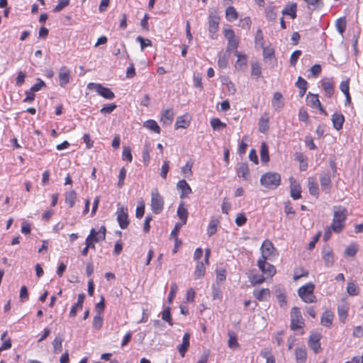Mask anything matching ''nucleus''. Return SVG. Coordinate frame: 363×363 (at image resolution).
Segmentation results:
<instances>
[{"instance_id":"obj_1","label":"nucleus","mask_w":363,"mask_h":363,"mask_svg":"<svg viewBox=\"0 0 363 363\" xmlns=\"http://www.w3.org/2000/svg\"><path fill=\"white\" fill-rule=\"evenodd\" d=\"M347 215V209L341 206L334 211L331 228L335 233H340L342 230Z\"/></svg>"},{"instance_id":"obj_2","label":"nucleus","mask_w":363,"mask_h":363,"mask_svg":"<svg viewBox=\"0 0 363 363\" xmlns=\"http://www.w3.org/2000/svg\"><path fill=\"white\" fill-rule=\"evenodd\" d=\"M281 183V175L277 172H268L262 175L260 184L269 189H277Z\"/></svg>"},{"instance_id":"obj_3","label":"nucleus","mask_w":363,"mask_h":363,"mask_svg":"<svg viewBox=\"0 0 363 363\" xmlns=\"http://www.w3.org/2000/svg\"><path fill=\"white\" fill-rule=\"evenodd\" d=\"M262 256L258 261L272 260L277 255V249L272 242L268 240H264L260 248Z\"/></svg>"},{"instance_id":"obj_4","label":"nucleus","mask_w":363,"mask_h":363,"mask_svg":"<svg viewBox=\"0 0 363 363\" xmlns=\"http://www.w3.org/2000/svg\"><path fill=\"white\" fill-rule=\"evenodd\" d=\"M164 201L163 197L159 194L157 189L151 193V210L155 214H160L164 208Z\"/></svg>"},{"instance_id":"obj_5","label":"nucleus","mask_w":363,"mask_h":363,"mask_svg":"<svg viewBox=\"0 0 363 363\" xmlns=\"http://www.w3.org/2000/svg\"><path fill=\"white\" fill-rule=\"evenodd\" d=\"M117 221L121 229H125L129 223L130 220L128 218V210L127 207H124L120 203L117 204Z\"/></svg>"},{"instance_id":"obj_6","label":"nucleus","mask_w":363,"mask_h":363,"mask_svg":"<svg viewBox=\"0 0 363 363\" xmlns=\"http://www.w3.org/2000/svg\"><path fill=\"white\" fill-rule=\"evenodd\" d=\"M303 325L300 309L298 307H294L291 313V329L292 330H297L302 328Z\"/></svg>"},{"instance_id":"obj_7","label":"nucleus","mask_w":363,"mask_h":363,"mask_svg":"<svg viewBox=\"0 0 363 363\" xmlns=\"http://www.w3.org/2000/svg\"><path fill=\"white\" fill-rule=\"evenodd\" d=\"M88 88L90 89H94L98 94L106 99H113L115 97V94L109 88L105 87L100 84L89 83Z\"/></svg>"},{"instance_id":"obj_8","label":"nucleus","mask_w":363,"mask_h":363,"mask_svg":"<svg viewBox=\"0 0 363 363\" xmlns=\"http://www.w3.org/2000/svg\"><path fill=\"white\" fill-rule=\"evenodd\" d=\"M220 22L219 16L213 14H210L208 17V31L209 36L211 39L216 38V33L218 30V25Z\"/></svg>"},{"instance_id":"obj_9","label":"nucleus","mask_w":363,"mask_h":363,"mask_svg":"<svg viewBox=\"0 0 363 363\" xmlns=\"http://www.w3.org/2000/svg\"><path fill=\"white\" fill-rule=\"evenodd\" d=\"M235 55L238 60L235 63V69L238 72H243L247 67V57L245 54H241L238 50L235 51Z\"/></svg>"},{"instance_id":"obj_10","label":"nucleus","mask_w":363,"mask_h":363,"mask_svg":"<svg viewBox=\"0 0 363 363\" xmlns=\"http://www.w3.org/2000/svg\"><path fill=\"white\" fill-rule=\"evenodd\" d=\"M320 339L321 335L319 333L311 334L309 337L308 346L315 353H318L321 349Z\"/></svg>"},{"instance_id":"obj_11","label":"nucleus","mask_w":363,"mask_h":363,"mask_svg":"<svg viewBox=\"0 0 363 363\" xmlns=\"http://www.w3.org/2000/svg\"><path fill=\"white\" fill-rule=\"evenodd\" d=\"M257 266L263 274L267 277H272L276 273V269L274 265L268 263L267 261H257Z\"/></svg>"},{"instance_id":"obj_12","label":"nucleus","mask_w":363,"mask_h":363,"mask_svg":"<svg viewBox=\"0 0 363 363\" xmlns=\"http://www.w3.org/2000/svg\"><path fill=\"white\" fill-rule=\"evenodd\" d=\"M70 77L69 69L65 66L61 67L59 71L60 85L65 87L69 82Z\"/></svg>"},{"instance_id":"obj_13","label":"nucleus","mask_w":363,"mask_h":363,"mask_svg":"<svg viewBox=\"0 0 363 363\" xmlns=\"http://www.w3.org/2000/svg\"><path fill=\"white\" fill-rule=\"evenodd\" d=\"M321 189L325 194H329L331 190V178L328 173L323 174L320 177Z\"/></svg>"},{"instance_id":"obj_14","label":"nucleus","mask_w":363,"mask_h":363,"mask_svg":"<svg viewBox=\"0 0 363 363\" xmlns=\"http://www.w3.org/2000/svg\"><path fill=\"white\" fill-rule=\"evenodd\" d=\"M332 122L335 130H340L342 128L345 117L341 113L335 112L332 115Z\"/></svg>"},{"instance_id":"obj_15","label":"nucleus","mask_w":363,"mask_h":363,"mask_svg":"<svg viewBox=\"0 0 363 363\" xmlns=\"http://www.w3.org/2000/svg\"><path fill=\"white\" fill-rule=\"evenodd\" d=\"M272 105L276 111H280L284 106L283 96L280 92H275L272 101Z\"/></svg>"},{"instance_id":"obj_16","label":"nucleus","mask_w":363,"mask_h":363,"mask_svg":"<svg viewBox=\"0 0 363 363\" xmlns=\"http://www.w3.org/2000/svg\"><path fill=\"white\" fill-rule=\"evenodd\" d=\"M177 189L182 191L180 198L183 199L191 193V189L184 179L179 180L177 184Z\"/></svg>"},{"instance_id":"obj_17","label":"nucleus","mask_w":363,"mask_h":363,"mask_svg":"<svg viewBox=\"0 0 363 363\" xmlns=\"http://www.w3.org/2000/svg\"><path fill=\"white\" fill-rule=\"evenodd\" d=\"M189 340H190V335L189 333H186L184 335L182 338V343L178 346V350L180 353L181 356L184 357L185 356V354L186 351L188 350V348L189 347Z\"/></svg>"},{"instance_id":"obj_18","label":"nucleus","mask_w":363,"mask_h":363,"mask_svg":"<svg viewBox=\"0 0 363 363\" xmlns=\"http://www.w3.org/2000/svg\"><path fill=\"white\" fill-rule=\"evenodd\" d=\"M301 188L299 184L295 181L291 182L290 194L294 200H297L301 197Z\"/></svg>"},{"instance_id":"obj_19","label":"nucleus","mask_w":363,"mask_h":363,"mask_svg":"<svg viewBox=\"0 0 363 363\" xmlns=\"http://www.w3.org/2000/svg\"><path fill=\"white\" fill-rule=\"evenodd\" d=\"M308 191L311 195L315 196L316 198L319 196L318 186L315 178L309 177L308 179Z\"/></svg>"},{"instance_id":"obj_20","label":"nucleus","mask_w":363,"mask_h":363,"mask_svg":"<svg viewBox=\"0 0 363 363\" xmlns=\"http://www.w3.org/2000/svg\"><path fill=\"white\" fill-rule=\"evenodd\" d=\"M237 174L240 178L247 180L249 177L250 170L247 163H241L237 169Z\"/></svg>"},{"instance_id":"obj_21","label":"nucleus","mask_w":363,"mask_h":363,"mask_svg":"<svg viewBox=\"0 0 363 363\" xmlns=\"http://www.w3.org/2000/svg\"><path fill=\"white\" fill-rule=\"evenodd\" d=\"M296 360L298 363H303L306 361L307 353L304 346L298 347L295 350Z\"/></svg>"},{"instance_id":"obj_22","label":"nucleus","mask_w":363,"mask_h":363,"mask_svg":"<svg viewBox=\"0 0 363 363\" xmlns=\"http://www.w3.org/2000/svg\"><path fill=\"white\" fill-rule=\"evenodd\" d=\"M322 86L325 91V96L330 98L334 94L333 84L329 79H324L322 81Z\"/></svg>"},{"instance_id":"obj_23","label":"nucleus","mask_w":363,"mask_h":363,"mask_svg":"<svg viewBox=\"0 0 363 363\" xmlns=\"http://www.w3.org/2000/svg\"><path fill=\"white\" fill-rule=\"evenodd\" d=\"M315 289V285L309 282L298 289V295H314L313 291Z\"/></svg>"},{"instance_id":"obj_24","label":"nucleus","mask_w":363,"mask_h":363,"mask_svg":"<svg viewBox=\"0 0 363 363\" xmlns=\"http://www.w3.org/2000/svg\"><path fill=\"white\" fill-rule=\"evenodd\" d=\"M333 314L330 311H325L322 314L320 323L322 325L330 328L333 324Z\"/></svg>"},{"instance_id":"obj_25","label":"nucleus","mask_w":363,"mask_h":363,"mask_svg":"<svg viewBox=\"0 0 363 363\" xmlns=\"http://www.w3.org/2000/svg\"><path fill=\"white\" fill-rule=\"evenodd\" d=\"M174 118V113L172 108L164 111L162 113L160 121L164 124H171Z\"/></svg>"},{"instance_id":"obj_26","label":"nucleus","mask_w":363,"mask_h":363,"mask_svg":"<svg viewBox=\"0 0 363 363\" xmlns=\"http://www.w3.org/2000/svg\"><path fill=\"white\" fill-rule=\"evenodd\" d=\"M177 213L178 217L182 221L181 223L185 225L186 223L189 213L187 209L184 208L183 202L179 204Z\"/></svg>"},{"instance_id":"obj_27","label":"nucleus","mask_w":363,"mask_h":363,"mask_svg":"<svg viewBox=\"0 0 363 363\" xmlns=\"http://www.w3.org/2000/svg\"><path fill=\"white\" fill-rule=\"evenodd\" d=\"M218 65L219 67L226 68L228 65L230 54L226 52H220L218 55Z\"/></svg>"},{"instance_id":"obj_28","label":"nucleus","mask_w":363,"mask_h":363,"mask_svg":"<svg viewBox=\"0 0 363 363\" xmlns=\"http://www.w3.org/2000/svg\"><path fill=\"white\" fill-rule=\"evenodd\" d=\"M270 291L269 289H262L261 290H255L253 292L254 296L259 301H266L269 296Z\"/></svg>"},{"instance_id":"obj_29","label":"nucleus","mask_w":363,"mask_h":363,"mask_svg":"<svg viewBox=\"0 0 363 363\" xmlns=\"http://www.w3.org/2000/svg\"><path fill=\"white\" fill-rule=\"evenodd\" d=\"M64 339L62 335L58 334L52 342L53 352L55 354L60 353L62 350V342Z\"/></svg>"},{"instance_id":"obj_30","label":"nucleus","mask_w":363,"mask_h":363,"mask_svg":"<svg viewBox=\"0 0 363 363\" xmlns=\"http://www.w3.org/2000/svg\"><path fill=\"white\" fill-rule=\"evenodd\" d=\"M296 8L297 5L296 3L287 4V6L282 11V14L289 15L291 17V18L294 19L296 17Z\"/></svg>"},{"instance_id":"obj_31","label":"nucleus","mask_w":363,"mask_h":363,"mask_svg":"<svg viewBox=\"0 0 363 363\" xmlns=\"http://www.w3.org/2000/svg\"><path fill=\"white\" fill-rule=\"evenodd\" d=\"M251 76L256 79H258L262 76L261 67L257 62H251Z\"/></svg>"},{"instance_id":"obj_32","label":"nucleus","mask_w":363,"mask_h":363,"mask_svg":"<svg viewBox=\"0 0 363 363\" xmlns=\"http://www.w3.org/2000/svg\"><path fill=\"white\" fill-rule=\"evenodd\" d=\"M260 157L262 163L266 164L269 160L268 146L266 143H262L260 148Z\"/></svg>"},{"instance_id":"obj_33","label":"nucleus","mask_w":363,"mask_h":363,"mask_svg":"<svg viewBox=\"0 0 363 363\" xmlns=\"http://www.w3.org/2000/svg\"><path fill=\"white\" fill-rule=\"evenodd\" d=\"M151 152L150 143L146 142L143 150V160L145 165H148L150 160V152Z\"/></svg>"},{"instance_id":"obj_34","label":"nucleus","mask_w":363,"mask_h":363,"mask_svg":"<svg viewBox=\"0 0 363 363\" xmlns=\"http://www.w3.org/2000/svg\"><path fill=\"white\" fill-rule=\"evenodd\" d=\"M143 126L149 130L154 131L156 133H160L161 131L160 126L155 120L150 119L146 121L144 123Z\"/></svg>"},{"instance_id":"obj_35","label":"nucleus","mask_w":363,"mask_h":363,"mask_svg":"<svg viewBox=\"0 0 363 363\" xmlns=\"http://www.w3.org/2000/svg\"><path fill=\"white\" fill-rule=\"evenodd\" d=\"M77 194L75 191L71 190L65 194V202L69 205V208H72L75 203Z\"/></svg>"},{"instance_id":"obj_36","label":"nucleus","mask_w":363,"mask_h":363,"mask_svg":"<svg viewBox=\"0 0 363 363\" xmlns=\"http://www.w3.org/2000/svg\"><path fill=\"white\" fill-rule=\"evenodd\" d=\"M206 272V267L202 262H198L195 268L194 276L195 279H201L203 277Z\"/></svg>"},{"instance_id":"obj_37","label":"nucleus","mask_w":363,"mask_h":363,"mask_svg":"<svg viewBox=\"0 0 363 363\" xmlns=\"http://www.w3.org/2000/svg\"><path fill=\"white\" fill-rule=\"evenodd\" d=\"M228 335L229 337V339L228 341V347L231 349H235L236 347H238L239 343L237 340L236 334L233 331H229Z\"/></svg>"},{"instance_id":"obj_38","label":"nucleus","mask_w":363,"mask_h":363,"mask_svg":"<svg viewBox=\"0 0 363 363\" xmlns=\"http://www.w3.org/2000/svg\"><path fill=\"white\" fill-rule=\"evenodd\" d=\"M307 104L313 108H316L318 106H320V102L318 99V94L308 93L307 95Z\"/></svg>"},{"instance_id":"obj_39","label":"nucleus","mask_w":363,"mask_h":363,"mask_svg":"<svg viewBox=\"0 0 363 363\" xmlns=\"http://www.w3.org/2000/svg\"><path fill=\"white\" fill-rule=\"evenodd\" d=\"M277 9L275 6H267L265 9V16L269 21H275L277 18Z\"/></svg>"},{"instance_id":"obj_40","label":"nucleus","mask_w":363,"mask_h":363,"mask_svg":"<svg viewBox=\"0 0 363 363\" xmlns=\"http://www.w3.org/2000/svg\"><path fill=\"white\" fill-rule=\"evenodd\" d=\"M225 16L228 21H233L238 18V13L233 6H228L225 10Z\"/></svg>"},{"instance_id":"obj_41","label":"nucleus","mask_w":363,"mask_h":363,"mask_svg":"<svg viewBox=\"0 0 363 363\" xmlns=\"http://www.w3.org/2000/svg\"><path fill=\"white\" fill-rule=\"evenodd\" d=\"M219 223L218 220L211 219L207 229V234L208 236H212L217 231V227Z\"/></svg>"},{"instance_id":"obj_42","label":"nucleus","mask_w":363,"mask_h":363,"mask_svg":"<svg viewBox=\"0 0 363 363\" xmlns=\"http://www.w3.org/2000/svg\"><path fill=\"white\" fill-rule=\"evenodd\" d=\"M263 57L264 60H272L274 58V50L271 47H263Z\"/></svg>"},{"instance_id":"obj_43","label":"nucleus","mask_w":363,"mask_h":363,"mask_svg":"<svg viewBox=\"0 0 363 363\" xmlns=\"http://www.w3.org/2000/svg\"><path fill=\"white\" fill-rule=\"evenodd\" d=\"M260 355L266 359V363H276L275 357L271 352L267 349H263L260 352Z\"/></svg>"},{"instance_id":"obj_44","label":"nucleus","mask_w":363,"mask_h":363,"mask_svg":"<svg viewBox=\"0 0 363 363\" xmlns=\"http://www.w3.org/2000/svg\"><path fill=\"white\" fill-rule=\"evenodd\" d=\"M269 119L268 118H264L262 116L259 120V130L261 133H265L269 130Z\"/></svg>"},{"instance_id":"obj_45","label":"nucleus","mask_w":363,"mask_h":363,"mask_svg":"<svg viewBox=\"0 0 363 363\" xmlns=\"http://www.w3.org/2000/svg\"><path fill=\"white\" fill-rule=\"evenodd\" d=\"M323 258L326 267H330L333 264V255L331 250L324 252Z\"/></svg>"},{"instance_id":"obj_46","label":"nucleus","mask_w":363,"mask_h":363,"mask_svg":"<svg viewBox=\"0 0 363 363\" xmlns=\"http://www.w3.org/2000/svg\"><path fill=\"white\" fill-rule=\"evenodd\" d=\"M189 124V122L187 121L184 116H179L177 118V121L174 124L175 129L179 128H186Z\"/></svg>"},{"instance_id":"obj_47","label":"nucleus","mask_w":363,"mask_h":363,"mask_svg":"<svg viewBox=\"0 0 363 363\" xmlns=\"http://www.w3.org/2000/svg\"><path fill=\"white\" fill-rule=\"evenodd\" d=\"M211 125L213 130H220L226 126V124L221 122L218 118H213L211 120Z\"/></svg>"},{"instance_id":"obj_48","label":"nucleus","mask_w":363,"mask_h":363,"mask_svg":"<svg viewBox=\"0 0 363 363\" xmlns=\"http://www.w3.org/2000/svg\"><path fill=\"white\" fill-rule=\"evenodd\" d=\"M359 287L355 284H354L352 282H350L347 284V292L350 296H357L359 294Z\"/></svg>"},{"instance_id":"obj_49","label":"nucleus","mask_w":363,"mask_h":363,"mask_svg":"<svg viewBox=\"0 0 363 363\" xmlns=\"http://www.w3.org/2000/svg\"><path fill=\"white\" fill-rule=\"evenodd\" d=\"M162 320H165L169 323V325H173L172 316H171V312H170V308L167 307L164 309V311L162 313Z\"/></svg>"},{"instance_id":"obj_50","label":"nucleus","mask_w":363,"mask_h":363,"mask_svg":"<svg viewBox=\"0 0 363 363\" xmlns=\"http://www.w3.org/2000/svg\"><path fill=\"white\" fill-rule=\"evenodd\" d=\"M284 212L286 216L290 218L293 219L295 216V211L293 208L292 204L290 201H287L285 203L284 206Z\"/></svg>"},{"instance_id":"obj_51","label":"nucleus","mask_w":363,"mask_h":363,"mask_svg":"<svg viewBox=\"0 0 363 363\" xmlns=\"http://www.w3.org/2000/svg\"><path fill=\"white\" fill-rule=\"evenodd\" d=\"M103 325V317L101 314H96L94 317L92 326L94 328L99 330L102 327Z\"/></svg>"},{"instance_id":"obj_52","label":"nucleus","mask_w":363,"mask_h":363,"mask_svg":"<svg viewBox=\"0 0 363 363\" xmlns=\"http://www.w3.org/2000/svg\"><path fill=\"white\" fill-rule=\"evenodd\" d=\"M228 47L226 49V52L230 54L231 51L238 50L237 48L238 47V40L236 38L228 40Z\"/></svg>"},{"instance_id":"obj_53","label":"nucleus","mask_w":363,"mask_h":363,"mask_svg":"<svg viewBox=\"0 0 363 363\" xmlns=\"http://www.w3.org/2000/svg\"><path fill=\"white\" fill-rule=\"evenodd\" d=\"M358 250L357 245L352 244L348 246L345 250V255L347 257H353Z\"/></svg>"},{"instance_id":"obj_54","label":"nucleus","mask_w":363,"mask_h":363,"mask_svg":"<svg viewBox=\"0 0 363 363\" xmlns=\"http://www.w3.org/2000/svg\"><path fill=\"white\" fill-rule=\"evenodd\" d=\"M302 52L301 50H295L292 52L291 57H290V65L291 66L294 67L296 65V62L301 55Z\"/></svg>"},{"instance_id":"obj_55","label":"nucleus","mask_w":363,"mask_h":363,"mask_svg":"<svg viewBox=\"0 0 363 363\" xmlns=\"http://www.w3.org/2000/svg\"><path fill=\"white\" fill-rule=\"evenodd\" d=\"M70 0H60L58 4L53 9V12L57 13L62 10L64 8L67 6L69 4Z\"/></svg>"},{"instance_id":"obj_56","label":"nucleus","mask_w":363,"mask_h":363,"mask_svg":"<svg viewBox=\"0 0 363 363\" xmlns=\"http://www.w3.org/2000/svg\"><path fill=\"white\" fill-rule=\"evenodd\" d=\"M335 26L337 31L340 34H342L345 32L346 28V22L344 19L338 18L336 21Z\"/></svg>"},{"instance_id":"obj_57","label":"nucleus","mask_w":363,"mask_h":363,"mask_svg":"<svg viewBox=\"0 0 363 363\" xmlns=\"http://www.w3.org/2000/svg\"><path fill=\"white\" fill-rule=\"evenodd\" d=\"M202 77L201 74L199 73H194V85L195 87L200 89L201 90L203 89V85H202Z\"/></svg>"},{"instance_id":"obj_58","label":"nucleus","mask_w":363,"mask_h":363,"mask_svg":"<svg viewBox=\"0 0 363 363\" xmlns=\"http://www.w3.org/2000/svg\"><path fill=\"white\" fill-rule=\"evenodd\" d=\"M136 40L140 43L141 50H143L145 48L151 46L152 42L149 39H145L141 36H138Z\"/></svg>"},{"instance_id":"obj_59","label":"nucleus","mask_w":363,"mask_h":363,"mask_svg":"<svg viewBox=\"0 0 363 363\" xmlns=\"http://www.w3.org/2000/svg\"><path fill=\"white\" fill-rule=\"evenodd\" d=\"M145 213V203L143 201H141L138 203L136 211H135V216L137 218H141Z\"/></svg>"},{"instance_id":"obj_60","label":"nucleus","mask_w":363,"mask_h":363,"mask_svg":"<svg viewBox=\"0 0 363 363\" xmlns=\"http://www.w3.org/2000/svg\"><path fill=\"white\" fill-rule=\"evenodd\" d=\"M126 177V169L125 167H123L120 169L119 175H118V186L121 188L124 184V179Z\"/></svg>"},{"instance_id":"obj_61","label":"nucleus","mask_w":363,"mask_h":363,"mask_svg":"<svg viewBox=\"0 0 363 363\" xmlns=\"http://www.w3.org/2000/svg\"><path fill=\"white\" fill-rule=\"evenodd\" d=\"M44 86H45V83L41 79L38 78L37 82L31 86L30 90L33 92H36Z\"/></svg>"},{"instance_id":"obj_62","label":"nucleus","mask_w":363,"mask_h":363,"mask_svg":"<svg viewBox=\"0 0 363 363\" xmlns=\"http://www.w3.org/2000/svg\"><path fill=\"white\" fill-rule=\"evenodd\" d=\"M277 298L281 307H284L286 305V297L285 294L281 291H277Z\"/></svg>"},{"instance_id":"obj_63","label":"nucleus","mask_w":363,"mask_h":363,"mask_svg":"<svg viewBox=\"0 0 363 363\" xmlns=\"http://www.w3.org/2000/svg\"><path fill=\"white\" fill-rule=\"evenodd\" d=\"M337 313L340 316V321L344 323L347 315V309L345 306H339L337 308Z\"/></svg>"},{"instance_id":"obj_64","label":"nucleus","mask_w":363,"mask_h":363,"mask_svg":"<svg viewBox=\"0 0 363 363\" xmlns=\"http://www.w3.org/2000/svg\"><path fill=\"white\" fill-rule=\"evenodd\" d=\"M122 155H123V160H126L130 162H132L133 157H132V154H131L130 147H123Z\"/></svg>"}]
</instances>
